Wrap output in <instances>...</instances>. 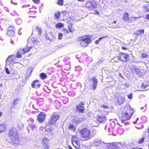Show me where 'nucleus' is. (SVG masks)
Here are the masks:
<instances>
[{"label": "nucleus", "instance_id": "obj_58", "mask_svg": "<svg viewBox=\"0 0 149 149\" xmlns=\"http://www.w3.org/2000/svg\"><path fill=\"white\" fill-rule=\"evenodd\" d=\"M6 72L8 74H9L10 73V72L8 71H6Z\"/></svg>", "mask_w": 149, "mask_h": 149}, {"label": "nucleus", "instance_id": "obj_25", "mask_svg": "<svg viewBox=\"0 0 149 149\" xmlns=\"http://www.w3.org/2000/svg\"><path fill=\"white\" fill-rule=\"evenodd\" d=\"M6 129V126L3 124L0 125V133L5 131Z\"/></svg>", "mask_w": 149, "mask_h": 149}, {"label": "nucleus", "instance_id": "obj_55", "mask_svg": "<svg viewBox=\"0 0 149 149\" xmlns=\"http://www.w3.org/2000/svg\"><path fill=\"white\" fill-rule=\"evenodd\" d=\"M95 13L97 15L99 14V13L98 12H97V11H95Z\"/></svg>", "mask_w": 149, "mask_h": 149}, {"label": "nucleus", "instance_id": "obj_46", "mask_svg": "<svg viewBox=\"0 0 149 149\" xmlns=\"http://www.w3.org/2000/svg\"><path fill=\"white\" fill-rule=\"evenodd\" d=\"M121 48L122 49L124 50H127V48L126 47H123V46H122L121 47Z\"/></svg>", "mask_w": 149, "mask_h": 149}, {"label": "nucleus", "instance_id": "obj_41", "mask_svg": "<svg viewBox=\"0 0 149 149\" xmlns=\"http://www.w3.org/2000/svg\"><path fill=\"white\" fill-rule=\"evenodd\" d=\"M33 2L36 4H38L40 3V0H32Z\"/></svg>", "mask_w": 149, "mask_h": 149}, {"label": "nucleus", "instance_id": "obj_37", "mask_svg": "<svg viewBox=\"0 0 149 149\" xmlns=\"http://www.w3.org/2000/svg\"><path fill=\"white\" fill-rule=\"evenodd\" d=\"M62 31L63 32L64 34L65 35H66L67 34L69 33V31L68 30L65 28H63L62 30Z\"/></svg>", "mask_w": 149, "mask_h": 149}, {"label": "nucleus", "instance_id": "obj_18", "mask_svg": "<svg viewBox=\"0 0 149 149\" xmlns=\"http://www.w3.org/2000/svg\"><path fill=\"white\" fill-rule=\"evenodd\" d=\"M37 12L35 11H29L28 13V17H30L35 18Z\"/></svg>", "mask_w": 149, "mask_h": 149}, {"label": "nucleus", "instance_id": "obj_19", "mask_svg": "<svg viewBox=\"0 0 149 149\" xmlns=\"http://www.w3.org/2000/svg\"><path fill=\"white\" fill-rule=\"evenodd\" d=\"M92 143L94 145L96 146H99L101 144V142L100 140L98 139H95Z\"/></svg>", "mask_w": 149, "mask_h": 149}, {"label": "nucleus", "instance_id": "obj_10", "mask_svg": "<svg viewBox=\"0 0 149 149\" xmlns=\"http://www.w3.org/2000/svg\"><path fill=\"white\" fill-rule=\"evenodd\" d=\"M46 115L44 112H41L38 116L37 120L40 123H42L45 119Z\"/></svg>", "mask_w": 149, "mask_h": 149}, {"label": "nucleus", "instance_id": "obj_49", "mask_svg": "<svg viewBox=\"0 0 149 149\" xmlns=\"http://www.w3.org/2000/svg\"><path fill=\"white\" fill-rule=\"evenodd\" d=\"M101 106L104 108H107V106L105 105H102Z\"/></svg>", "mask_w": 149, "mask_h": 149}, {"label": "nucleus", "instance_id": "obj_50", "mask_svg": "<svg viewBox=\"0 0 149 149\" xmlns=\"http://www.w3.org/2000/svg\"><path fill=\"white\" fill-rule=\"evenodd\" d=\"M38 42V41L36 40H33L32 41V42L34 43H37Z\"/></svg>", "mask_w": 149, "mask_h": 149}, {"label": "nucleus", "instance_id": "obj_20", "mask_svg": "<svg viewBox=\"0 0 149 149\" xmlns=\"http://www.w3.org/2000/svg\"><path fill=\"white\" fill-rule=\"evenodd\" d=\"M47 141V139L46 138H44L43 140V145L44 149H48L49 147V145L46 143Z\"/></svg>", "mask_w": 149, "mask_h": 149}, {"label": "nucleus", "instance_id": "obj_45", "mask_svg": "<svg viewBox=\"0 0 149 149\" xmlns=\"http://www.w3.org/2000/svg\"><path fill=\"white\" fill-rule=\"evenodd\" d=\"M107 36H104V37H100V38H98V40H99V41H100L103 38H104L106 37Z\"/></svg>", "mask_w": 149, "mask_h": 149}, {"label": "nucleus", "instance_id": "obj_36", "mask_svg": "<svg viewBox=\"0 0 149 149\" xmlns=\"http://www.w3.org/2000/svg\"><path fill=\"white\" fill-rule=\"evenodd\" d=\"M36 29V30L38 32V34L40 35L42 32V31L41 28L38 26H37Z\"/></svg>", "mask_w": 149, "mask_h": 149}, {"label": "nucleus", "instance_id": "obj_42", "mask_svg": "<svg viewBox=\"0 0 149 149\" xmlns=\"http://www.w3.org/2000/svg\"><path fill=\"white\" fill-rule=\"evenodd\" d=\"M61 13L63 15V16L64 17L65 16V15L67 13V12L66 11H62L61 12Z\"/></svg>", "mask_w": 149, "mask_h": 149}, {"label": "nucleus", "instance_id": "obj_57", "mask_svg": "<svg viewBox=\"0 0 149 149\" xmlns=\"http://www.w3.org/2000/svg\"><path fill=\"white\" fill-rule=\"evenodd\" d=\"M69 149H72V148L70 146H69Z\"/></svg>", "mask_w": 149, "mask_h": 149}, {"label": "nucleus", "instance_id": "obj_38", "mask_svg": "<svg viewBox=\"0 0 149 149\" xmlns=\"http://www.w3.org/2000/svg\"><path fill=\"white\" fill-rule=\"evenodd\" d=\"M148 56V55L145 53H142L141 54V57L143 58H146Z\"/></svg>", "mask_w": 149, "mask_h": 149}, {"label": "nucleus", "instance_id": "obj_34", "mask_svg": "<svg viewBox=\"0 0 149 149\" xmlns=\"http://www.w3.org/2000/svg\"><path fill=\"white\" fill-rule=\"evenodd\" d=\"M20 101V99L19 98H18L17 99H15L13 103V106H15L18 103V102Z\"/></svg>", "mask_w": 149, "mask_h": 149}, {"label": "nucleus", "instance_id": "obj_48", "mask_svg": "<svg viewBox=\"0 0 149 149\" xmlns=\"http://www.w3.org/2000/svg\"><path fill=\"white\" fill-rule=\"evenodd\" d=\"M146 18L147 19L149 20V14H146Z\"/></svg>", "mask_w": 149, "mask_h": 149}, {"label": "nucleus", "instance_id": "obj_59", "mask_svg": "<svg viewBox=\"0 0 149 149\" xmlns=\"http://www.w3.org/2000/svg\"><path fill=\"white\" fill-rule=\"evenodd\" d=\"M6 72L8 74H9L10 73V72L8 71H6Z\"/></svg>", "mask_w": 149, "mask_h": 149}, {"label": "nucleus", "instance_id": "obj_31", "mask_svg": "<svg viewBox=\"0 0 149 149\" xmlns=\"http://www.w3.org/2000/svg\"><path fill=\"white\" fill-rule=\"evenodd\" d=\"M64 0H58L57 4L59 6H62L64 4Z\"/></svg>", "mask_w": 149, "mask_h": 149}, {"label": "nucleus", "instance_id": "obj_35", "mask_svg": "<svg viewBox=\"0 0 149 149\" xmlns=\"http://www.w3.org/2000/svg\"><path fill=\"white\" fill-rule=\"evenodd\" d=\"M15 57L16 58L17 57V58H21L22 57V55L20 51H18L17 52V54Z\"/></svg>", "mask_w": 149, "mask_h": 149}, {"label": "nucleus", "instance_id": "obj_8", "mask_svg": "<svg viewBox=\"0 0 149 149\" xmlns=\"http://www.w3.org/2000/svg\"><path fill=\"white\" fill-rule=\"evenodd\" d=\"M141 17V16L137 17H131L130 18L128 13L125 12L124 14L123 19L125 21L130 23L136 21L137 19H138Z\"/></svg>", "mask_w": 149, "mask_h": 149}, {"label": "nucleus", "instance_id": "obj_16", "mask_svg": "<svg viewBox=\"0 0 149 149\" xmlns=\"http://www.w3.org/2000/svg\"><path fill=\"white\" fill-rule=\"evenodd\" d=\"M32 48L31 47L26 46L22 49H20V51L22 52V54H24L29 52Z\"/></svg>", "mask_w": 149, "mask_h": 149}, {"label": "nucleus", "instance_id": "obj_51", "mask_svg": "<svg viewBox=\"0 0 149 149\" xmlns=\"http://www.w3.org/2000/svg\"><path fill=\"white\" fill-rule=\"evenodd\" d=\"M20 124H21V125L18 127L19 129L23 127L24 126L21 123H20Z\"/></svg>", "mask_w": 149, "mask_h": 149}, {"label": "nucleus", "instance_id": "obj_39", "mask_svg": "<svg viewBox=\"0 0 149 149\" xmlns=\"http://www.w3.org/2000/svg\"><path fill=\"white\" fill-rule=\"evenodd\" d=\"M69 128L70 129L72 130V131H74L75 130V129L74 128V126L72 125H70L69 126Z\"/></svg>", "mask_w": 149, "mask_h": 149}, {"label": "nucleus", "instance_id": "obj_22", "mask_svg": "<svg viewBox=\"0 0 149 149\" xmlns=\"http://www.w3.org/2000/svg\"><path fill=\"white\" fill-rule=\"evenodd\" d=\"M68 29L70 32H73L75 31L73 27V24H70L68 26Z\"/></svg>", "mask_w": 149, "mask_h": 149}, {"label": "nucleus", "instance_id": "obj_13", "mask_svg": "<svg viewBox=\"0 0 149 149\" xmlns=\"http://www.w3.org/2000/svg\"><path fill=\"white\" fill-rule=\"evenodd\" d=\"M72 143L73 146L77 149H79L80 144L78 140L76 138L72 140Z\"/></svg>", "mask_w": 149, "mask_h": 149}, {"label": "nucleus", "instance_id": "obj_53", "mask_svg": "<svg viewBox=\"0 0 149 149\" xmlns=\"http://www.w3.org/2000/svg\"><path fill=\"white\" fill-rule=\"evenodd\" d=\"M76 136H72V140H73L74 139H76Z\"/></svg>", "mask_w": 149, "mask_h": 149}, {"label": "nucleus", "instance_id": "obj_9", "mask_svg": "<svg viewBox=\"0 0 149 149\" xmlns=\"http://www.w3.org/2000/svg\"><path fill=\"white\" fill-rule=\"evenodd\" d=\"M123 144L121 143H118L117 144L110 143L108 149H118V147H123Z\"/></svg>", "mask_w": 149, "mask_h": 149}, {"label": "nucleus", "instance_id": "obj_33", "mask_svg": "<svg viewBox=\"0 0 149 149\" xmlns=\"http://www.w3.org/2000/svg\"><path fill=\"white\" fill-rule=\"evenodd\" d=\"M86 6L87 8H90L92 6H93V5L92 4L91 2L88 1L86 3Z\"/></svg>", "mask_w": 149, "mask_h": 149}, {"label": "nucleus", "instance_id": "obj_11", "mask_svg": "<svg viewBox=\"0 0 149 149\" xmlns=\"http://www.w3.org/2000/svg\"><path fill=\"white\" fill-rule=\"evenodd\" d=\"M143 91H146L149 89V82L147 81L143 82L141 86Z\"/></svg>", "mask_w": 149, "mask_h": 149}, {"label": "nucleus", "instance_id": "obj_30", "mask_svg": "<svg viewBox=\"0 0 149 149\" xmlns=\"http://www.w3.org/2000/svg\"><path fill=\"white\" fill-rule=\"evenodd\" d=\"M61 15V13L59 11H57L54 14V17L56 19H59Z\"/></svg>", "mask_w": 149, "mask_h": 149}, {"label": "nucleus", "instance_id": "obj_63", "mask_svg": "<svg viewBox=\"0 0 149 149\" xmlns=\"http://www.w3.org/2000/svg\"><path fill=\"white\" fill-rule=\"evenodd\" d=\"M58 149H62V148H58Z\"/></svg>", "mask_w": 149, "mask_h": 149}, {"label": "nucleus", "instance_id": "obj_56", "mask_svg": "<svg viewBox=\"0 0 149 149\" xmlns=\"http://www.w3.org/2000/svg\"><path fill=\"white\" fill-rule=\"evenodd\" d=\"M2 114L3 113L1 112H0V117L2 115Z\"/></svg>", "mask_w": 149, "mask_h": 149}, {"label": "nucleus", "instance_id": "obj_7", "mask_svg": "<svg viewBox=\"0 0 149 149\" xmlns=\"http://www.w3.org/2000/svg\"><path fill=\"white\" fill-rule=\"evenodd\" d=\"M80 133L81 136L84 139V141H86L91 138V133L90 130L86 128H84L81 130Z\"/></svg>", "mask_w": 149, "mask_h": 149}, {"label": "nucleus", "instance_id": "obj_3", "mask_svg": "<svg viewBox=\"0 0 149 149\" xmlns=\"http://www.w3.org/2000/svg\"><path fill=\"white\" fill-rule=\"evenodd\" d=\"M59 118L60 116L58 113L56 112L53 113L51 116L50 121L48 122V124L45 126V130L48 132H51L52 127L49 126L53 125L56 123Z\"/></svg>", "mask_w": 149, "mask_h": 149}, {"label": "nucleus", "instance_id": "obj_44", "mask_svg": "<svg viewBox=\"0 0 149 149\" xmlns=\"http://www.w3.org/2000/svg\"><path fill=\"white\" fill-rule=\"evenodd\" d=\"M144 140V138H142L141 139H140L139 141V143H142Z\"/></svg>", "mask_w": 149, "mask_h": 149}, {"label": "nucleus", "instance_id": "obj_27", "mask_svg": "<svg viewBox=\"0 0 149 149\" xmlns=\"http://www.w3.org/2000/svg\"><path fill=\"white\" fill-rule=\"evenodd\" d=\"M143 8L145 11L149 12V3L144 5L143 7Z\"/></svg>", "mask_w": 149, "mask_h": 149}, {"label": "nucleus", "instance_id": "obj_61", "mask_svg": "<svg viewBox=\"0 0 149 149\" xmlns=\"http://www.w3.org/2000/svg\"><path fill=\"white\" fill-rule=\"evenodd\" d=\"M0 86H2V84H0Z\"/></svg>", "mask_w": 149, "mask_h": 149}, {"label": "nucleus", "instance_id": "obj_64", "mask_svg": "<svg viewBox=\"0 0 149 149\" xmlns=\"http://www.w3.org/2000/svg\"><path fill=\"white\" fill-rule=\"evenodd\" d=\"M14 4H17V3H16V4L14 3Z\"/></svg>", "mask_w": 149, "mask_h": 149}, {"label": "nucleus", "instance_id": "obj_60", "mask_svg": "<svg viewBox=\"0 0 149 149\" xmlns=\"http://www.w3.org/2000/svg\"><path fill=\"white\" fill-rule=\"evenodd\" d=\"M143 107H141V109H143Z\"/></svg>", "mask_w": 149, "mask_h": 149}, {"label": "nucleus", "instance_id": "obj_6", "mask_svg": "<svg viewBox=\"0 0 149 149\" xmlns=\"http://www.w3.org/2000/svg\"><path fill=\"white\" fill-rule=\"evenodd\" d=\"M16 129L14 128H11L9 130V135L14 142L16 144H17L19 143V140L18 136L16 131Z\"/></svg>", "mask_w": 149, "mask_h": 149}, {"label": "nucleus", "instance_id": "obj_54", "mask_svg": "<svg viewBox=\"0 0 149 149\" xmlns=\"http://www.w3.org/2000/svg\"><path fill=\"white\" fill-rule=\"evenodd\" d=\"M147 137L148 138H149V128L148 131V133L147 136Z\"/></svg>", "mask_w": 149, "mask_h": 149}, {"label": "nucleus", "instance_id": "obj_4", "mask_svg": "<svg viewBox=\"0 0 149 149\" xmlns=\"http://www.w3.org/2000/svg\"><path fill=\"white\" fill-rule=\"evenodd\" d=\"M133 113V111L130 106L125 107L121 113L122 120L124 121L130 119Z\"/></svg>", "mask_w": 149, "mask_h": 149}, {"label": "nucleus", "instance_id": "obj_17", "mask_svg": "<svg viewBox=\"0 0 149 149\" xmlns=\"http://www.w3.org/2000/svg\"><path fill=\"white\" fill-rule=\"evenodd\" d=\"M91 80L93 82V84L92 85V89L95 90L97 87V80L95 78V77H93L91 78Z\"/></svg>", "mask_w": 149, "mask_h": 149}, {"label": "nucleus", "instance_id": "obj_62", "mask_svg": "<svg viewBox=\"0 0 149 149\" xmlns=\"http://www.w3.org/2000/svg\"><path fill=\"white\" fill-rule=\"evenodd\" d=\"M116 23V22L114 21V22H113V23Z\"/></svg>", "mask_w": 149, "mask_h": 149}, {"label": "nucleus", "instance_id": "obj_29", "mask_svg": "<svg viewBox=\"0 0 149 149\" xmlns=\"http://www.w3.org/2000/svg\"><path fill=\"white\" fill-rule=\"evenodd\" d=\"M39 76L41 79L43 80L47 78V75L45 73H42L40 74Z\"/></svg>", "mask_w": 149, "mask_h": 149}, {"label": "nucleus", "instance_id": "obj_40", "mask_svg": "<svg viewBox=\"0 0 149 149\" xmlns=\"http://www.w3.org/2000/svg\"><path fill=\"white\" fill-rule=\"evenodd\" d=\"M63 36V35L62 33H59L58 35V39L60 40L62 38V37Z\"/></svg>", "mask_w": 149, "mask_h": 149}, {"label": "nucleus", "instance_id": "obj_2", "mask_svg": "<svg viewBox=\"0 0 149 149\" xmlns=\"http://www.w3.org/2000/svg\"><path fill=\"white\" fill-rule=\"evenodd\" d=\"M78 41L81 47L84 48L91 43V37L88 35L79 36L78 38Z\"/></svg>", "mask_w": 149, "mask_h": 149}, {"label": "nucleus", "instance_id": "obj_1", "mask_svg": "<svg viewBox=\"0 0 149 149\" xmlns=\"http://www.w3.org/2000/svg\"><path fill=\"white\" fill-rule=\"evenodd\" d=\"M130 56L127 53L119 52L118 55H116L113 57L111 60L114 62L117 63L119 61L124 63H127L129 61L130 59Z\"/></svg>", "mask_w": 149, "mask_h": 149}, {"label": "nucleus", "instance_id": "obj_26", "mask_svg": "<svg viewBox=\"0 0 149 149\" xmlns=\"http://www.w3.org/2000/svg\"><path fill=\"white\" fill-rule=\"evenodd\" d=\"M84 119L79 118H78L77 117L74 119V121L75 123H81L84 121Z\"/></svg>", "mask_w": 149, "mask_h": 149}, {"label": "nucleus", "instance_id": "obj_24", "mask_svg": "<svg viewBox=\"0 0 149 149\" xmlns=\"http://www.w3.org/2000/svg\"><path fill=\"white\" fill-rule=\"evenodd\" d=\"M125 98L124 96H122L118 98V101L120 104H122L125 101Z\"/></svg>", "mask_w": 149, "mask_h": 149}, {"label": "nucleus", "instance_id": "obj_21", "mask_svg": "<svg viewBox=\"0 0 149 149\" xmlns=\"http://www.w3.org/2000/svg\"><path fill=\"white\" fill-rule=\"evenodd\" d=\"M83 105V104L82 103H81L79 105H78L77 107V110L81 112H83L84 110Z\"/></svg>", "mask_w": 149, "mask_h": 149}, {"label": "nucleus", "instance_id": "obj_32", "mask_svg": "<svg viewBox=\"0 0 149 149\" xmlns=\"http://www.w3.org/2000/svg\"><path fill=\"white\" fill-rule=\"evenodd\" d=\"M15 22L18 25H20L22 22V19L19 18H17L15 19Z\"/></svg>", "mask_w": 149, "mask_h": 149}, {"label": "nucleus", "instance_id": "obj_5", "mask_svg": "<svg viewBox=\"0 0 149 149\" xmlns=\"http://www.w3.org/2000/svg\"><path fill=\"white\" fill-rule=\"evenodd\" d=\"M15 28L13 26H9L8 28L6 35L8 37L13 38V39H11V42L13 43L14 41L16 40L17 38L15 36H14L15 33Z\"/></svg>", "mask_w": 149, "mask_h": 149}, {"label": "nucleus", "instance_id": "obj_23", "mask_svg": "<svg viewBox=\"0 0 149 149\" xmlns=\"http://www.w3.org/2000/svg\"><path fill=\"white\" fill-rule=\"evenodd\" d=\"M137 31L140 33H135V34L136 36H138L141 35V34H143L144 32V30L143 29H139Z\"/></svg>", "mask_w": 149, "mask_h": 149}, {"label": "nucleus", "instance_id": "obj_12", "mask_svg": "<svg viewBox=\"0 0 149 149\" xmlns=\"http://www.w3.org/2000/svg\"><path fill=\"white\" fill-rule=\"evenodd\" d=\"M31 86L33 88L37 89L39 88L41 86L39 81L36 80L33 81L31 83Z\"/></svg>", "mask_w": 149, "mask_h": 149}, {"label": "nucleus", "instance_id": "obj_14", "mask_svg": "<svg viewBox=\"0 0 149 149\" xmlns=\"http://www.w3.org/2000/svg\"><path fill=\"white\" fill-rule=\"evenodd\" d=\"M106 119L105 116L101 114L98 115L97 120L100 123L106 121Z\"/></svg>", "mask_w": 149, "mask_h": 149}, {"label": "nucleus", "instance_id": "obj_43", "mask_svg": "<svg viewBox=\"0 0 149 149\" xmlns=\"http://www.w3.org/2000/svg\"><path fill=\"white\" fill-rule=\"evenodd\" d=\"M128 98L129 99H131L132 97V94H130L127 95Z\"/></svg>", "mask_w": 149, "mask_h": 149}, {"label": "nucleus", "instance_id": "obj_15", "mask_svg": "<svg viewBox=\"0 0 149 149\" xmlns=\"http://www.w3.org/2000/svg\"><path fill=\"white\" fill-rule=\"evenodd\" d=\"M16 58L14 55H12L9 56L7 59L6 61L8 63H13L15 62V60H16Z\"/></svg>", "mask_w": 149, "mask_h": 149}, {"label": "nucleus", "instance_id": "obj_47", "mask_svg": "<svg viewBox=\"0 0 149 149\" xmlns=\"http://www.w3.org/2000/svg\"><path fill=\"white\" fill-rule=\"evenodd\" d=\"M32 130H34L35 128L36 127L34 125H31L30 126Z\"/></svg>", "mask_w": 149, "mask_h": 149}, {"label": "nucleus", "instance_id": "obj_28", "mask_svg": "<svg viewBox=\"0 0 149 149\" xmlns=\"http://www.w3.org/2000/svg\"><path fill=\"white\" fill-rule=\"evenodd\" d=\"M63 24L61 22L57 23L55 25V27L57 28H60L63 27Z\"/></svg>", "mask_w": 149, "mask_h": 149}, {"label": "nucleus", "instance_id": "obj_52", "mask_svg": "<svg viewBox=\"0 0 149 149\" xmlns=\"http://www.w3.org/2000/svg\"><path fill=\"white\" fill-rule=\"evenodd\" d=\"M99 41L98 40H96L95 41V43L96 45H97V44H99Z\"/></svg>", "mask_w": 149, "mask_h": 149}]
</instances>
